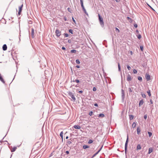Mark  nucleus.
Masks as SVG:
<instances>
[{"mask_svg": "<svg viewBox=\"0 0 158 158\" xmlns=\"http://www.w3.org/2000/svg\"><path fill=\"white\" fill-rule=\"evenodd\" d=\"M98 19L100 25L102 27H104V23L103 18L100 16L99 14H98Z\"/></svg>", "mask_w": 158, "mask_h": 158, "instance_id": "f257e3e1", "label": "nucleus"}, {"mask_svg": "<svg viewBox=\"0 0 158 158\" xmlns=\"http://www.w3.org/2000/svg\"><path fill=\"white\" fill-rule=\"evenodd\" d=\"M128 140H129L128 135V134H127V139L126 140V143H125V153L126 154L127 152V148Z\"/></svg>", "mask_w": 158, "mask_h": 158, "instance_id": "f03ea898", "label": "nucleus"}, {"mask_svg": "<svg viewBox=\"0 0 158 158\" xmlns=\"http://www.w3.org/2000/svg\"><path fill=\"white\" fill-rule=\"evenodd\" d=\"M80 3L81 5V7L82 8V9L84 11V12L85 13V14L87 15H88V14L86 10L85 9L84 6L83 5V0H80Z\"/></svg>", "mask_w": 158, "mask_h": 158, "instance_id": "7ed1b4c3", "label": "nucleus"}, {"mask_svg": "<svg viewBox=\"0 0 158 158\" xmlns=\"http://www.w3.org/2000/svg\"><path fill=\"white\" fill-rule=\"evenodd\" d=\"M68 94L69 96L71 97L73 99V101H75L76 100V98L75 97L73 94L72 92H70V91L68 92Z\"/></svg>", "mask_w": 158, "mask_h": 158, "instance_id": "20e7f679", "label": "nucleus"}, {"mask_svg": "<svg viewBox=\"0 0 158 158\" xmlns=\"http://www.w3.org/2000/svg\"><path fill=\"white\" fill-rule=\"evenodd\" d=\"M55 33L56 36L57 37H59L61 34V31H59L58 29H57L55 31Z\"/></svg>", "mask_w": 158, "mask_h": 158, "instance_id": "39448f33", "label": "nucleus"}, {"mask_svg": "<svg viewBox=\"0 0 158 158\" xmlns=\"http://www.w3.org/2000/svg\"><path fill=\"white\" fill-rule=\"evenodd\" d=\"M23 4L19 7V12H18V15H19L21 14V13L22 12V7H23Z\"/></svg>", "mask_w": 158, "mask_h": 158, "instance_id": "423d86ee", "label": "nucleus"}, {"mask_svg": "<svg viewBox=\"0 0 158 158\" xmlns=\"http://www.w3.org/2000/svg\"><path fill=\"white\" fill-rule=\"evenodd\" d=\"M127 81H131L132 79V78H131V76L129 74H128L127 75Z\"/></svg>", "mask_w": 158, "mask_h": 158, "instance_id": "0eeeda50", "label": "nucleus"}, {"mask_svg": "<svg viewBox=\"0 0 158 158\" xmlns=\"http://www.w3.org/2000/svg\"><path fill=\"white\" fill-rule=\"evenodd\" d=\"M145 77L147 81H149L150 80V76L148 73H146Z\"/></svg>", "mask_w": 158, "mask_h": 158, "instance_id": "6e6552de", "label": "nucleus"}, {"mask_svg": "<svg viewBox=\"0 0 158 158\" xmlns=\"http://www.w3.org/2000/svg\"><path fill=\"white\" fill-rule=\"evenodd\" d=\"M102 147H103V145H102V146L101 148L98 150V151L97 152H96L93 156L91 158H93L95 156L97 155L99 153V152L101 150Z\"/></svg>", "mask_w": 158, "mask_h": 158, "instance_id": "1a4fd4ad", "label": "nucleus"}, {"mask_svg": "<svg viewBox=\"0 0 158 158\" xmlns=\"http://www.w3.org/2000/svg\"><path fill=\"white\" fill-rule=\"evenodd\" d=\"M121 94L122 99L123 101L125 98V94L124 91L123 89L121 90Z\"/></svg>", "mask_w": 158, "mask_h": 158, "instance_id": "9d476101", "label": "nucleus"}, {"mask_svg": "<svg viewBox=\"0 0 158 158\" xmlns=\"http://www.w3.org/2000/svg\"><path fill=\"white\" fill-rule=\"evenodd\" d=\"M31 37L32 38H33L34 37V30L33 28H31Z\"/></svg>", "mask_w": 158, "mask_h": 158, "instance_id": "9b49d317", "label": "nucleus"}, {"mask_svg": "<svg viewBox=\"0 0 158 158\" xmlns=\"http://www.w3.org/2000/svg\"><path fill=\"white\" fill-rule=\"evenodd\" d=\"M144 103V101L143 99H142L139 101V106H141L143 105Z\"/></svg>", "mask_w": 158, "mask_h": 158, "instance_id": "f8f14e48", "label": "nucleus"}, {"mask_svg": "<svg viewBox=\"0 0 158 158\" xmlns=\"http://www.w3.org/2000/svg\"><path fill=\"white\" fill-rule=\"evenodd\" d=\"M7 49V45L6 44H4L2 46V49L4 51H6Z\"/></svg>", "mask_w": 158, "mask_h": 158, "instance_id": "ddd939ff", "label": "nucleus"}, {"mask_svg": "<svg viewBox=\"0 0 158 158\" xmlns=\"http://www.w3.org/2000/svg\"><path fill=\"white\" fill-rule=\"evenodd\" d=\"M153 149L152 148H149L148 153V154H150L151 152H152L153 151Z\"/></svg>", "mask_w": 158, "mask_h": 158, "instance_id": "4468645a", "label": "nucleus"}, {"mask_svg": "<svg viewBox=\"0 0 158 158\" xmlns=\"http://www.w3.org/2000/svg\"><path fill=\"white\" fill-rule=\"evenodd\" d=\"M0 80L3 83H5V81H4V79H3V78L2 77L1 75V74H0Z\"/></svg>", "mask_w": 158, "mask_h": 158, "instance_id": "2eb2a0df", "label": "nucleus"}, {"mask_svg": "<svg viewBox=\"0 0 158 158\" xmlns=\"http://www.w3.org/2000/svg\"><path fill=\"white\" fill-rule=\"evenodd\" d=\"M105 116V115L102 113H101L98 114V117H101L102 118H103Z\"/></svg>", "mask_w": 158, "mask_h": 158, "instance_id": "dca6fc26", "label": "nucleus"}, {"mask_svg": "<svg viewBox=\"0 0 158 158\" xmlns=\"http://www.w3.org/2000/svg\"><path fill=\"white\" fill-rule=\"evenodd\" d=\"M141 146L140 144H139L137 145V150H139L141 149Z\"/></svg>", "mask_w": 158, "mask_h": 158, "instance_id": "f3484780", "label": "nucleus"}, {"mask_svg": "<svg viewBox=\"0 0 158 158\" xmlns=\"http://www.w3.org/2000/svg\"><path fill=\"white\" fill-rule=\"evenodd\" d=\"M80 128V127L78 125H74L72 127V128Z\"/></svg>", "mask_w": 158, "mask_h": 158, "instance_id": "a211bd4d", "label": "nucleus"}, {"mask_svg": "<svg viewBox=\"0 0 158 158\" xmlns=\"http://www.w3.org/2000/svg\"><path fill=\"white\" fill-rule=\"evenodd\" d=\"M129 116L130 120H131L133 119L134 116L133 115H129Z\"/></svg>", "mask_w": 158, "mask_h": 158, "instance_id": "6ab92c4d", "label": "nucleus"}, {"mask_svg": "<svg viewBox=\"0 0 158 158\" xmlns=\"http://www.w3.org/2000/svg\"><path fill=\"white\" fill-rule=\"evenodd\" d=\"M17 149V147H14L11 150V151L12 152H15Z\"/></svg>", "mask_w": 158, "mask_h": 158, "instance_id": "aec40b11", "label": "nucleus"}, {"mask_svg": "<svg viewBox=\"0 0 158 158\" xmlns=\"http://www.w3.org/2000/svg\"><path fill=\"white\" fill-rule=\"evenodd\" d=\"M118 71L119 72L121 71V67L120 63H118Z\"/></svg>", "mask_w": 158, "mask_h": 158, "instance_id": "412c9836", "label": "nucleus"}, {"mask_svg": "<svg viewBox=\"0 0 158 158\" xmlns=\"http://www.w3.org/2000/svg\"><path fill=\"white\" fill-rule=\"evenodd\" d=\"M77 52V51L75 49H72L70 51L71 53H76Z\"/></svg>", "mask_w": 158, "mask_h": 158, "instance_id": "4be33fe9", "label": "nucleus"}, {"mask_svg": "<svg viewBox=\"0 0 158 158\" xmlns=\"http://www.w3.org/2000/svg\"><path fill=\"white\" fill-rule=\"evenodd\" d=\"M127 19L128 20H129V22H130V23H131L132 22V19H131L129 17H127Z\"/></svg>", "mask_w": 158, "mask_h": 158, "instance_id": "5701e85b", "label": "nucleus"}, {"mask_svg": "<svg viewBox=\"0 0 158 158\" xmlns=\"http://www.w3.org/2000/svg\"><path fill=\"white\" fill-rule=\"evenodd\" d=\"M136 125V123L135 122H134L132 124V127L134 128L135 127Z\"/></svg>", "mask_w": 158, "mask_h": 158, "instance_id": "b1692460", "label": "nucleus"}, {"mask_svg": "<svg viewBox=\"0 0 158 158\" xmlns=\"http://www.w3.org/2000/svg\"><path fill=\"white\" fill-rule=\"evenodd\" d=\"M83 148L84 149H85L86 148H89V146L88 145H84L83 146Z\"/></svg>", "mask_w": 158, "mask_h": 158, "instance_id": "393cba45", "label": "nucleus"}, {"mask_svg": "<svg viewBox=\"0 0 158 158\" xmlns=\"http://www.w3.org/2000/svg\"><path fill=\"white\" fill-rule=\"evenodd\" d=\"M131 88L133 89V88H131L130 87L128 88V91L129 93H131L132 92V90L131 89Z\"/></svg>", "mask_w": 158, "mask_h": 158, "instance_id": "a878e982", "label": "nucleus"}, {"mask_svg": "<svg viewBox=\"0 0 158 158\" xmlns=\"http://www.w3.org/2000/svg\"><path fill=\"white\" fill-rule=\"evenodd\" d=\"M138 79L140 81H142V77L140 76L138 77Z\"/></svg>", "mask_w": 158, "mask_h": 158, "instance_id": "bb28decb", "label": "nucleus"}, {"mask_svg": "<svg viewBox=\"0 0 158 158\" xmlns=\"http://www.w3.org/2000/svg\"><path fill=\"white\" fill-rule=\"evenodd\" d=\"M141 129H137V134L138 135H139L140 133V132L141 131Z\"/></svg>", "mask_w": 158, "mask_h": 158, "instance_id": "cd10ccee", "label": "nucleus"}, {"mask_svg": "<svg viewBox=\"0 0 158 158\" xmlns=\"http://www.w3.org/2000/svg\"><path fill=\"white\" fill-rule=\"evenodd\" d=\"M147 93H148V95L149 96H151V94L150 93V90H149L148 91H147Z\"/></svg>", "mask_w": 158, "mask_h": 158, "instance_id": "c85d7f7f", "label": "nucleus"}, {"mask_svg": "<svg viewBox=\"0 0 158 158\" xmlns=\"http://www.w3.org/2000/svg\"><path fill=\"white\" fill-rule=\"evenodd\" d=\"M60 136L61 137L62 139H63V133L62 131L61 132L60 134Z\"/></svg>", "mask_w": 158, "mask_h": 158, "instance_id": "c756f323", "label": "nucleus"}, {"mask_svg": "<svg viewBox=\"0 0 158 158\" xmlns=\"http://www.w3.org/2000/svg\"><path fill=\"white\" fill-rule=\"evenodd\" d=\"M137 37L139 39H140L141 37V35L140 34H139L138 35H137Z\"/></svg>", "mask_w": 158, "mask_h": 158, "instance_id": "7c9ffc66", "label": "nucleus"}, {"mask_svg": "<svg viewBox=\"0 0 158 158\" xmlns=\"http://www.w3.org/2000/svg\"><path fill=\"white\" fill-rule=\"evenodd\" d=\"M141 95H142V96L143 98H146V95H145V94H142V93H141Z\"/></svg>", "mask_w": 158, "mask_h": 158, "instance_id": "2f4dec72", "label": "nucleus"}, {"mask_svg": "<svg viewBox=\"0 0 158 158\" xmlns=\"http://www.w3.org/2000/svg\"><path fill=\"white\" fill-rule=\"evenodd\" d=\"M93 141L92 139H89L88 142V143L89 144H90L93 142Z\"/></svg>", "mask_w": 158, "mask_h": 158, "instance_id": "473e14b6", "label": "nucleus"}, {"mask_svg": "<svg viewBox=\"0 0 158 158\" xmlns=\"http://www.w3.org/2000/svg\"><path fill=\"white\" fill-rule=\"evenodd\" d=\"M76 62L77 64H80L79 60L78 59H77L76 60Z\"/></svg>", "mask_w": 158, "mask_h": 158, "instance_id": "72a5a7b5", "label": "nucleus"}, {"mask_svg": "<svg viewBox=\"0 0 158 158\" xmlns=\"http://www.w3.org/2000/svg\"><path fill=\"white\" fill-rule=\"evenodd\" d=\"M148 134L149 137H151L152 135V133L151 132L148 131Z\"/></svg>", "mask_w": 158, "mask_h": 158, "instance_id": "f704fd0d", "label": "nucleus"}, {"mask_svg": "<svg viewBox=\"0 0 158 158\" xmlns=\"http://www.w3.org/2000/svg\"><path fill=\"white\" fill-rule=\"evenodd\" d=\"M93 112L92 111H90V112H89V115L90 116H92L93 115Z\"/></svg>", "mask_w": 158, "mask_h": 158, "instance_id": "c9c22d12", "label": "nucleus"}, {"mask_svg": "<svg viewBox=\"0 0 158 158\" xmlns=\"http://www.w3.org/2000/svg\"><path fill=\"white\" fill-rule=\"evenodd\" d=\"M140 50H141V51H143V46L142 45H140Z\"/></svg>", "mask_w": 158, "mask_h": 158, "instance_id": "e433bc0d", "label": "nucleus"}, {"mask_svg": "<svg viewBox=\"0 0 158 158\" xmlns=\"http://www.w3.org/2000/svg\"><path fill=\"white\" fill-rule=\"evenodd\" d=\"M75 82H76L77 83H78L80 82V81L78 79H75Z\"/></svg>", "mask_w": 158, "mask_h": 158, "instance_id": "4c0bfd02", "label": "nucleus"}, {"mask_svg": "<svg viewBox=\"0 0 158 158\" xmlns=\"http://www.w3.org/2000/svg\"><path fill=\"white\" fill-rule=\"evenodd\" d=\"M69 32L72 34H73V31L72 29H70L69 30Z\"/></svg>", "mask_w": 158, "mask_h": 158, "instance_id": "58836bf2", "label": "nucleus"}, {"mask_svg": "<svg viewBox=\"0 0 158 158\" xmlns=\"http://www.w3.org/2000/svg\"><path fill=\"white\" fill-rule=\"evenodd\" d=\"M137 73V71L136 70L134 69L133 70V73L134 74H136Z\"/></svg>", "mask_w": 158, "mask_h": 158, "instance_id": "ea45409f", "label": "nucleus"}, {"mask_svg": "<svg viewBox=\"0 0 158 158\" xmlns=\"http://www.w3.org/2000/svg\"><path fill=\"white\" fill-rule=\"evenodd\" d=\"M127 68L129 70H130L131 69V67L129 65H127Z\"/></svg>", "mask_w": 158, "mask_h": 158, "instance_id": "a19ab883", "label": "nucleus"}, {"mask_svg": "<svg viewBox=\"0 0 158 158\" xmlns=\"http://www.w3.org/2000/svg\"><path fill=\"white\" fill-rule=\"evenodd\" d=\"M67 143L69 145L71 143V142L70 141L68 140L67 141Z\"/></svg>", "mask_w": 158, "mask_h": 158, "instance_id": "79ce46f5", "label": "nucleus"}, {"mask_svg": "<svg viewBox=\"0 0 158 158\" xmlns=\"http://www.w3.org/2000/svg\"><path fill=\"white\" fill-rule=\"evenodd\" d=\"M64 35L65 36V37H68L69 36V35L67 33H64Z\"/></svg>", "mask_w": 158, "mask_h": 158, "instance_id": "37998d69", "label": "nucleus"}, {"mask_svg": "<svg viewBox=\"0 0 158 158\" xmlns=\"http://www.w3.org/2000/svg\"><path fill=\"white\" fill-rule=\"evenodd\" d=\"M93 90L94 91H95L96 90V88L95 87H93Z\"/></svg>", "mask_w": 158, "mask_h": 158, "instance_id": "c03bdc74", "label": "nucleus"}, {"mask_svg": "<svg viewBox=\"0 0 158 158\" xmlns=\"http://www.w3.org/2000/svg\"><path fill=\"white\" fill-rule=\"evenodd\" d=\"M67 10H68V11L70 12H71V8L69 7H68V8H67Z\"/></svg>", "mask_w": 158, "mask_h": 158, "instance_id": "a18cd8bd", "label": "nucleus"}, {"mask_svg": "<svg viewBox=\"0 0 158 158\" xmlns=\"http://www.w3.org/2000/svg\"><path fill=\"white\" fill-rule=\"evenodd\" d=\"M144 118L145 119H146L147 118V115L145 114L144 116Z\"/></svg>", "mask_w": 158, "mask_h": 158, "instance_id": "49530a36", "label": "nucleus"}, {"mask_svg": "<svg viewBox=\"0 0 158 158\" xmlns=\"http://www.w3.org/2000/svg\"><path fill=\"white\" fill-rule=\"evenodd\" d=\"M115 29L116 31H118V32H120L119 30L117 27H115Z\"/></svg>", "mask_w": 158, "mask_h": 158, "instance_id": "de8ad7c7", "label": "nucleus"}, {"mask_svg": "<svg viewBox=\"0 0 158 158\" xmlns=\"http://www.w3.org/2000/svg\"><path fill=\"white\" fill-rule=\"evenodd\" d=\"M71 82H75V80L74 79H73V80H72V78H71Z\"/></svg>", "mask_w": 158, "mask_h": 158, "instance_id": "09e8293b", "label": "nucleus"}, {"mask_svg": "<svg viewBox=\"0 0 158 158\" xmlns=\"http://www.w3.org/2000/svg\"><path fill=\"white\" fill-rule=\"evenodd\" d=\"M150 103H151V104H153V102L152 100V99H150Z\"/></svg>", "mask_w": 158, "mask_h": 158, "instance_id": "8fccbe9b", "label": "nucleus"}, {"mask_svg": "<svg viewBox=\"0 0 158 158\" xmlns=\"http://www.w3.org/2000/svg\"><path fill=\"white\" fill-rule=\"evenodd\" d=\"M147 5L152 10H154L152 7L151 6H150L147 3Z\"/></svg>", "mask_w": 158, "mask_h": 158, "instance_id": "3c124183", "label": "nucleus"}, {"mask_svg": "<svg viewBox=\"0 0 158 158\" xmlns=\"http://www.w3.org/2000/svg\"><path fill=\"white\" fill-rule=\"evenodd\" d=\"M134 26L135 27V28H137L138 27V25H137V24H135L134 25Z\"/></svg>", "mask_w": 158, "mask_h": 158, "instance_id": "603ef678", "label": "nucleus"}, {"mask_svg": "<svg viewBox=\"0 0 158 158\" xmlns=\"http://www.w3.org/2000/svg\"><path fill=\"white\" fill-rule=\"evenodd\" d=\"M68 42L69 43H71V40H69L68 41Z\"/></svg>", "mask_w": 158, "mask_h": 158, "instance_id": "864d4df0", "label": "nucleus"}, {"mask_svg": "<svg viewBox=\"0 0 158 158\" xmlns=\"http://www.w3.org/2000/svg\"><path fill=\"white\" fill-rule=\"evenodd\" d=\"M62 49L63 50H65L66 49V48L64 47H62Z\"/></svg>", "mask_w": 158, "mask_h": 158, "instance_id": "5fc2aeb1", "label": "nucleus"}, {"mask_svg": "<svg viewBox=\"0 0 158 158\" xmlns=\"http://www.w3.org/2000/svg\"><path fill=\"white\" fill-rule=\"evenodd\" d=\"M65 153L67 154H69V152L68 151H66Z\"/></svg>", "mask_w": 158, "mask_h": 158, "instance_id": "6e6d98bb", "label": "nucleus"}, {"mask_svg": "<svg viewBox=\"0 0 158 158\" xmlns=\"http://www.w3.org/2000/svg\"><path fill=\"white\" fill-rule=\"evenodd\" d=\"M94 106H98V104L97 103H95L94 104Z\"/></svg>", "mask_w": 158, "mask_h": 158, "instance_id": "4d7b16f0", "label": "nucleus"}, {"mask_svg": "<svg viewBox=\"0 0 158 158\" xmlns=\"http://www.w3.org/2000/svg\"><path fill=\"white\" fill-rule=\"evenodd\" d=\"M64 20L65 21H67V18H66V17H64Z\"/></svg>", "mask_w": 158, "mask_h": 158, "instance_id": "13d9d810", "label": "nucleus"}, {"mask_svg": "<svg viewBox=\"0 0 158 158\" xmlns=\"http://www.w3.org/2000/svg\"><path fill=\"white\" fill-rule=\"evenodd\" d=\"M72 19H73V22H74L75 23H76L75 20V19H74L73 17H72Z\"/></svg>", "mask_w": 158, "mask_h": 158, "instance_id": "bf43d9fd", "label": "nucleus"}, {"mask_svg": "<svg viewBox=\"0 0 158 158\" xmlns=\"http://www.w3.org/2000/svg\"><path fill=\"white\" fill-rule=\"evenodd\" d=\"M79 93H81L83 92V91L80 90L78 92Z\"/></svg>", "mask_w": 158, "mask_h": 158, "instance_id": "052dcab7", "label": "nucleus"}, {"mask_svg": "<svg viewBox=\"0 0 158 158\" xmlns=\"http://www.w3.org/2000/svg\"><path fill=\"white\" fill-rule=\"evenodd\" d=\"M76 67L77 68H80V66L79 65H77L76 66Z\"/></svg>", "mask_w": 158, "mask_h": 158, "instance_id": "680f3d73", "label": "nucleus"}, {"mask_svg": "<svg viewBox=\"0 0 158 158\" xmlns=\"http://www.w3.org/2000/svg\"><path fill=\"white\" fill-rule=\"evenodd\" d=\"M136 32L137 34H139V31L138 30H136Z\"/></svg>", "mask_w": 158, "mask_h": 158, "instance_id": "e2e57ef3", "label": "nucleus"}, {"mask_svg": "<svg viewBox=\"0 0 158 158\" xmlns=\"http://www.w3.org/2000/svg\"><path fill=\"white\" fill-rule=\"evenodd\" d=\"M130 54H131V55H132V54H133V52H132V51H131L130 52Z\"/></svg>", "mask_w": 158, "mask_h": 158, "instance_id": "0e129e2a", "label": "nucleus"}, {"mask_svg": "<svg viewBox=\"0 0 158 158\" xmlns=\"http://www.w3.org/2000/svg\"><path fill=\"white\" fill-rule=\"evenodd\" d=\"M115 0L117 2H119L120 1V0Z\"/></svg>", "mask_w": 158, "mask_h": 158, "instance_id": "69168bd1", "label": "nucleus"}, {"mask_svg": "<svg viewBox=\"0 0 158 158\" xmlns=\"http://www.w3.org/2000/svg\"><path fill=\"white\" fill-rule=\"evenodd\" d=\"M68 138H69L68 136H67L66 137V138H66V139H68Z\"/></svg>", "mask_w": 158, "mask_h": 158, "instance_id": "338daca9", "label": "nucleus"}, {"mask_svg": "<svg viewBox=\"0 0 158 158\" xmlns=\"http://www.w3.org/2000/svg\"><path fill=\"white\" fill-rule=\"evenodd\" d=\"M75 87H78V85H76L75 86Z\"/></svg>", "mask_w": 158, "mask_h": 158, "instance_id": "774afa93", "label": "nucleus"}]
</instances>
